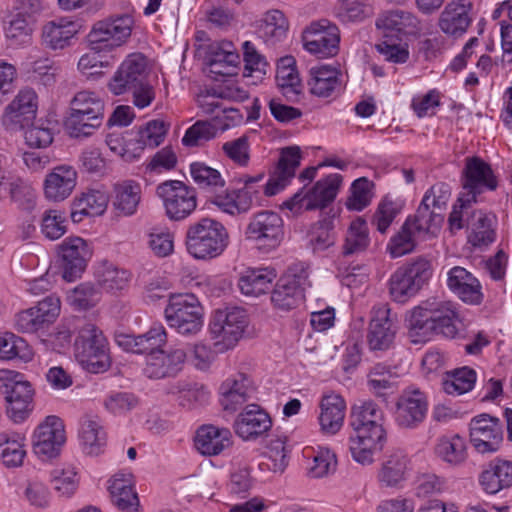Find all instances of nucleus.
Wrapping results in <instances>:
<instances>
[{
	"mask_svg": "<svg viewBox=\"0 0 512 512\" xmlns=\"http://www.w3.org/2000/svg\"><path fill=\"white\" fill-rule=\"evenodd\" d=\"M276 82L283 96L290 102H297L302 94V85L293 56H285L278 60Z\"/></svg>",
	"mask_w": 512,
	"mask_h": 512,
	"instance_id": "nucleus-38",
	"label": "nucleus"
},
{
	"mask_svg": "<svg viewBox=\"0 0 512 512\" xmlns=\"http://www.w3.org/2000/svg\"><path fill=\"white\" fill-rule=\"evenodd\" d=\"M341 183L342 176L336 173L318 180L304 194V198H306L305 210L311 211L328 207L335 200Z\"/></svg>",
	"mask_w": 512,
	"mask_h": 512,
	"instance_id": "nucleus-37",
	"label": "nucleus"
},
{
	"mask_svg": "<svg viewBox=\"0 0 512 512\" xmlns=\"http://www.w3.org/2000/svg\"><path fill=\"white\" fill-rule=\"evenodd\" d=\"M301 158V150L298 146H288L281 150L275 171L264 186L266 196L276 195L290 183L296 169L300 166Z\"/></svg>",
	"mask_w": 512,
	"mask_h": 512,
	"instance_id": "nucleus-24",
	"label": "nucleus"
},
{
	"mask_svg": "<svg viewBox=\"0 0 512 512\" xmlns=\"http://www.w3.org/2000/svg\"><path fill=\"white\" fill-rule=\"evenodd\" d=\"M231 438L229 429L206 424L196 431L195 447L202 455L216 456L232 445Z\"/></svg>",
	"mask_w": 512,
	"mask_h": 512,
	"instance_id": "nucleus-33",
	"label": "nucleus"
},
{
	"mask_svg": "<svg viewBox=\"0 0 512 512\" xmlns=\"http://www.w3.org/2000/svg\"><path fill=\"white\" fill-rule=\"evenodd\" d=\"M59 313V298L48 296L35 307L19 312L15 318V327L19 332L34 333L53 323Z\"/></svg>",
	"mask_w": 512,
	"mask_h": 512,
	"instance_id": "nucleus-20",
	"label": "nucleus"
},
{
	"mask_svg": "<svg viewBox=\"0 0 512 512\" xmlns=\"http://www.w3.org/2000/svg\"><path fill=\"white\" fill-rule=\"evenodd\" d=\"M369 324L368 344L371 350L384 351L391 347L396 335V316L391 315L388 304H381L372 310Z\"/></svg>",
	"mask_w": 512,
	"mask_h": 512,
	"instance_id": "nucleus-22",
	"label": "nucleus"
},
{
	"mask_svg": "<svg viewBox=\"0 0 512 512\" xmlns=\"http://www.w3.org/2000/svg\"><path fill=\"white\" fill-rule=\"evenodd\" d=\"M435 453L440 459L450 465H460L467 457L465 441L458 434L444 436L439 439L435 447Z\"/></svg>",
	"mask_w": 512,
	"mask_h": 512,
	"instance_id": "nucleus-49",
	"label": "nucleus"
},
{
	"mask_svg": "<svg viewBox=\"0 0 512 512\" xmlns=\"http://www.w3.org/2000/svg\"><path fill=\"white\" fill-rule=\"evenodd\" d=\"M432 275L431 264L424 258L402 266L389 279V294L398 303H405L415 296Z\"/></svg>",
	"mask_w": 512,
	"mask_h": 512,
	"instance_id": "nucleus-10",
	"label": "nucleus"
},
{
	"mask_svg": "<svg viewBox=\"0 0 512 512\" xmlns=\"http://www.w3.org/2000/svg\"><path fill=\"white\" fill-rule=\"evenodd\" d=\"M244 60V77H255L261 81L267 73L269 67L265 57L258 52L255 45L250 41L242 44Z\"/></svg>",
	"mask_w": 512,
	"mask_h": 512,
	"instance_id": "nucleus-57",
	"label": "nucleus"
},
{
	"mask_svg": "<svg viewBox=\"0 0 512 512\" xmlns=\"http://www.w3.org/2000/svg\"><path fill=\"white\" fill-rule=\"evenodd\" d=\"M469 430L471 442L480 453L496 452L503 442L500 420L488 414H480L472 418Z\"/></svg>",
	"mask_w": 512,
	"mask_h": 512,
	"instance_id": "nucleus-19",
	"label": "nucleus"
},
{
	"mask_svg": "<svg viewBox=\"0 0 512 512\" xmlns=\"http://www.w3.org/2000/svg\"><path fill=\"white\" fill-rule=\"evenodd\" d=\"M458 313L450 301H426L413 308L406 319L411 337H418L414 342L426 341L433 334L454 338L458 329Z\"/></svg>",
	"mask_w": 512,
	"mask_h": 512,
	"instance_id": "nucleus-1",
	"label": "nucleus"
},
{
	"mask_svg": "<svg viewBox=\"0 0 512 512\" xmlns=\"http://www.w3.org/2000/svg\"><path fill=\"white\" fill-rule=\"evenodd\" d=\"M38 96L31 88L22 89L9 103L1 121L6 130L16 132L28 127L36 118Z\"/></svg>",
	"mask_w": 512,
	"mask_h": 512,
	"instance_id": "nucleus-15",
	"label": "nucleus"
},
{
	"mask_svg": "<svg viewBox=\"0 0 512 512\" xmlns=\"http://www.w3.org/2000/svg\"><path fill=\"white\" fill-rule=\"evenodd\" d=\"M166 342L167 333L165 327L161 323H155L147 332L139 335L140 353L150 355L151 353L158 352Z\"/></svg>",
	"mask_w": 512,
	"mask_h": 512,
	"instance_id": "nucleus-64",
	"label": "nucleus"
},
{
	"mask_svg": "<svg viewBox=\"0 0 512 512\" xmlns=\"http://www.w3.org/2000/svg\"><path fill=\"white\" fill-rule=\"evenodd\" d=\"M156 193L162 199L166 215L170 220H183L197 207L196 190L182 181H165L157 186Z\"/></svg>",
	"mask_w": 512,
	"mask_h": 512,
	"instance_id": "nucleus-11",
	"label": "nucleus"
},
{
	"mask_svg": "<svg viewBox=\"0 0 512 512\" xmlns=\"http://www.w3.org/2000/svg\"><path fill=\"white\" fill-rule=\"evenodd\" d=\"M114 208L124 216L133 215L141 199V187L132 180H126L114 186Z\"/></svg>",
	"mask_w": 512,
	"mask_h": 512,
	"instance_id": "nucleus-45",
	"label": "nucleus"
},
{
	"mask_svg": "<svg viewBox=\"0 0 512 512\" xmlns=\"http://www.w3.org/2000/svg\"><path fill=\"white\" fill-rule=\"evenodd\" d=\"M63 279L72 282L85 271L92 251L87 242L80 237H68L58 246Z\"/></svg>",
	"mask_w": 512,
	"mask_h": 512,
	"instance_id": "nucleus-18",
	"label": "nucleus"
},
{
	"mask_svg": "<svg viewBox=\"0 0 512 512\" xmlns=\"http://www.w3.org/2000/svg\"><path fill=\"white\" fill-rule=\"evenodd\" d=\"M443 219L441 212L421 201L416 213L406 220H411V228L418 234V238L425 239L427 236H435L438 233Z\"/></svg>",
	"mask_w": 512,
	"mask_h": 512,
	"instance_id": "nucleus-42",
	"label": "nucleus"
},
{
	"mask_svg": "<svg viewBox=\"0 0 512 512\" xmlns=\"http://www.w3.org/2000/svg\"><path fill=\"white\" fill-rule=\"evenodd\" d=\"M486 493L496 494L512 486V461L496 458L490 461L479 477Z\"/></svg>",
	"mask_w": 512,
	"mask_h": 512,
	"instance_id": "nucleus-36",
	"label": "nucleus"
},
{
	"mask_svg": "<svg viewBox=\"0 0 512 512\" xmlns=\"http://www.w3.org/2000/svg\"><path fill=\"white\" fill-rule=\"evenodd\" d=\"M165 319L179 334H197L203 326V309L193 294L173 295L164 311Z\"/></svg>",
	"mask_w": 512,
	"mask_h": 512,
	"instance_id": "nucleus-9",
	"label": "nucleus"
},
{
	"mask_svg": "<svg viewBox=\"0 0 512 512\" xmlns=\"http://www.w3.org/2000/svg\"><path fill=\"white\" fill-rule=\"evenodd\" d=\"M373 183L366 177L356 179L351 186V195L346 201V207L352 211H361L367 207L372 198Z\"/></svg>",
	"mask_w": 512,
	"mask_h": 512,
	"instance_id": "nucleus-62",
	"label": "nucleus"
},
{
	"mask_svg": "<svg viewBox=\"0 0 512 512\" xmlns=\"http://www.w3.org/2000/svg\"><path fill=\"white\" fill-rule=\"evenodd\" d=\"M418 234L411 228V220H406L399 232L389 242L388 249L393 258L401 257L412 252L415 248Z\"/></svg>",
	"mask_w": 512,
	"mask_h": 512,
	"instance_id": "nucleus-60",
	"label": "nucleus"
},
{
	"mask_svg": "<svg viewBox=\"0 0 512 512\" xmlns=\"http://www.w3.org/2000/svg\"><path fill=\"white\" fill-rule=\"evenodd\" d=\"M146 69L147 62L143 54L128 55L109 81V90L114 95L132 93L133 103L140 109L149 106L155 98V93L147 80Z\"/></svg>",
	"mask_w": 512,
	"mask_h": 512,
	"instance_id": "nucleus-2",
	"label": "nucleus"
},
{
	"mask_svg": "<svg viewBox=\"0 0 512 512\" xmlns=\"http://www.w3.org/2000/svg\"><path fill=\"white\" fill-rule=\"evenodd\" d=\"M102 118L83 115L79 117L75 112L70 111L69 115L64 121L65 131L72 138H86L95 133V131L102 125Z\"/></svg>",
	"mask_w": 512,
	"mask_h": 512,
	"instance_id": "nucleus-56",
	"label": "nucleus"
},
{
	"mask_svg": "<svg viewBox=\"0 0 512 512\" xmlns=\"http://www.w3.org/2000/svg\"><path fill=\"white\" fill-rule=\"evenodd\" d=\"M350 425L353 429L384 425V413L373 401L362 402L352 407Z\"/></svg>",
	"mask_w": 512,
	"mask_h": 512,
	"instance_id": "nucleus-51",
	"label": "nucleus"
},
{
	"mask_svg": "<svg viewBox=\"0 0 512 512\" xmlns=\"http://www.w3.org/2000/svg\"><path fill=\"white\" fill-rule=\"evenodd\" d=\"M355 436L349 440V450L354 461L366 466L374 462V455L381 451L387 442L384 425L353 429Z\"/></svg>",
	"mask_w": 512,
	"mask_h": 512,
	"instance_id": "nucleus-16",
	"label": "nucleus"
},
{
	"mask_svg": "<svg viewBox=\"0 0 512 512\" xmlns=\"http://www.w3.org/2000/svg\"><path fill=\"white\" fill-rule=\"evenodd\" d=\"M376 26L383 30V35L401 39L403 35H416L420 30L417 17L404 10H392L384 13L377 19Z\"/></svg>",
	"mask_w": 512,
	"mask_h": 512,
	"instance_id": "nucleus-35",
	"label": "nucleus"
},
{
	"mask_svg": "<svg viewBox=\"0 0 512 512\" xmlns=\"http://www.w3.org/2000/svg\"><path fill=\"white\" fill-rule=\"evenodd\" d=\"M108 490L114 506L121 512H139V498L134 489L133 476L129 472L116 473Z\"/></svg>",
	"mask_w": 512,
	"mask_h": 512,
	"instance_id": "nucleus-29",
	"label": "nucleus"
},
{
	"mask_svg": "<svg viewBox=\"0 0 512 512\" xmlns=\"http://www.w3.org/2000/svg\"><path fill=\"white\" fill-rule=\"evenodd\" d=\"M77 171L71 165H58L45 177L44 194L47 199L59 202L68 198L77 184Z\"/></svg>",
	"mask_w": 512,
	"mask_h": 512,
	"instance_id": "nucleus-28",
	"label": "nucleus"
},
{
	"mask_svg": "<svg viewBox=\"0 0 512 512\" xmlns=\"http://www.w3.org/2000/svg\"><path fill=\"white\" fill-rule=\"evenodd\" d=\"M447 286L465 303L479 305L483 300L479 280L463 267L455 266L448 271Z\"/></svg>",
	"mask_w": 512,
	"mask_h": 512,
	"instance_id": "nucleus-26",
	"label": "nucleus"
},
{
	"mask_svg": "<svg viewBox=\"0 0 512 512\" xmlns=\"http://www.w3.org/2000/svg\"><path fill=\"white\" fill-rule=\"evenodd\" d=\"M304 299V293L293 285L283 282L280 278L272 291L271 301L275 307L282 310H291Z\"/></svg>",
	"mask_w": 512,
	"mask_h": 512,
	"instance_id": "nucleus-58",
	"label": "nucleus"
},
{
	"mask_svg": "<svg viewBox=\"0 0 512 512\" xmlns=\"http://www.w3.org/2000/svg\"><path fill=\"white\" fill-rule=\"evenodd\" d=\"M131 273L119 268L112 263L104 261L95 270L97 284L107 292H115L125 289L130 280Z\"/></svg>",
	"mask_w": 512,
	"mask_h": 512,
	"instance_id": "nucleus-44",
	"label": "nucleus"
},
{
	"mask_svg": "<svg viewBox=\"0 0 512 512\" xmlns=\"http://www.w3.org/2000/svg\"><path fill=\"white\" fill-rule=\"evenodd\" d=\"M74 354L80 365L90 373H103L111 366L108 341L103 332L91 323L79 329Z\"/></svg>",
	"mask_w": 512,
	"mask_h": 512,
	"instance_id": "nucleus-4",
	"label": "nucleus"
},
{
	"mask_svg": "<svg viewBox=\"0 0 512 512\" xmlns=\"http://www.w3.org/2000/svg\"><path fill=\"white\" fill-rule=\"evenodd\" d=\"M463 192L458 197L461 208L470 206L485 191H494L498 181L491 166L480 157H467L461 174Z\"/></svg>",
	"mask_w": 512,
	"mask_h": 512,
	"instance_id": "nucleus-8",
	"label": "nucleus"
},
{
	"mask_svg": "<svg viewBox=\"0 0 512 512\" xmlns=\"http://www.w3.org/2000/svg\"><path fill=\"white\" fill-rule=\"evenodd\" d=\"M264 174L260 173L256 176L244 175L239 178V182L244 186L233 190L236 213H247L253 206L254 199L258 198L259 190L254 187L255 183L262 181Z\"/></svg>",
	"mask_w": 512,
	"mask_h": 512,
	"instance_id": "nucleus-53",
	"label": "nucleus"
},
{
	"mask_svg": "<svg viewBox=\"0 0 512 512\" xmlns=\"http://www.w3.org/2000/svg\"><path fill=\"white\" fill-rule=\"evenodd\" d=\"M109 196L104 191L88 190L75 198L72 203L71 219L79 223L85 216L102 215L107 208Z\"/></svg>",
	"mask_w": 512,
	"mask_h": 512,
	"instance_id": "nucleus-40",
	"label": "nucleus"
},
{
	"mask_svg": "<svg viewBox=\"0 0 512 512\" xmlns=\"http://www.w3.org/2000/svg\"><path fill=\"white\" fill-rule=\"evenodd\" d=\"M185 243L187 251L194 258L213 259L228 246L229 234L221 222L206 217L190 224Z\"/></svg>",
	"mask_w": 512,
	"mask_h": 512,
	"instance_id": "nucleus-3",
	"label": "nucleus"
},
{
	"mask_svg": "<svg viewBox=\"0 0 512 512\" xmlns=\"http://www.w3.org/2000/svg\"><path fill=\"white\" fill-rule=\"evenodd\" d=\"M221 404L226 410H236L238 405L243 404L254 392L253 381L242 372L227 378L219 388Z\"/></svg>",
	"mask_w": 512,
	"mask_h": 512,
	"instance_id": "nucleus-34",
	"label": "nucleus"
},
{
	"mask_svg": "<svg viewBox=\"0 0 512 512\" xmlns=\"http://www.w3.org/2000/svg\"><path fill=\"white\" fill-rule=\"evenodd\" d=\"M303 47L319 59L334 57L339 52L340 31L328 19L312 22L302 34Z\"/></svg>",
	"mask_w": 512,
	"mask_h": 512,
	"instance_id": "nucleus-13",
	"label": "nucleus"
},
{
	"mask_svg": "<svg viewBox=\"0 0 512 512\" xmlns=\"http://www.w3.org/2000/svg\"><path fill=\"white\" fill-rule=\"evenodd\" d=\"M32 26L27 18L18 13L5 26V36L8 45L13 48L26 46L32 41Z\"/></svg>",
	"mask_w": 512,
	"mask_h": 512,
	"instance_id": "nucleus-55",
	"label": "nucleus"
},
{
	"mask_svg": "<svg viewBox=\"0 0 512 512\" xmlns=\"http://www.w3.org/2000/svg\"><path fill=\"white\" fill-rule=\"evenodd\" d=\"M80 24L66 17L47 22L42 28V40L52 50H62L72 45L79 33Z\"/></svg>",
	"mask_w": 512,
	"mask_h": 512,
	"instance_id": "nucleus-31",
	"label": "nucleus"
},
{
	"mask_svg": "<svg viewBox=\"0 0 512 512\" xmlns=\"http://www.w3.org/2000/svg\"><path fill=\"white\" fill-rule=\"evenodd\" d=\"M495 216L475 210L467 219V242L474 248H485L496 239Z\"/></svg>",
	"mask_w": 512,
	"mask_h": 512,
	"instance_id": "nucleus-32",
	"label": "nucleus"
},
{
	"mask_svg": "<svg viewBox=\"0 0 512 512\" xmlns=\"http://www.w3.org/2000/svg\"><path fill=\"white\" fill-rule=\"evenodd\" d=\"M333 218L325 217L313 225L310 231V243L314 251H323L335 241Z\"/></svg>",
	"mask_w": 512,
	"mask_h": 512,
	"instance_id": "nucleus-61",
	"label": "nucleus"
},
{
	"mask_svg": "<svg viewBox=\"0 0 512 512\" xmlns=\"http://www.w3.org/2000/svg\"><path fill=\"white\" fill-rule=\"evenodd\" d=\"M66 442L63 421L55 415H49L41 422L33 434V449L43 460L57 457Z\"/></svg>",
	"mask_w": 512,
	"mask_h": 512,
	"instance_id": "nucleus-14",
	"label": "nucleus"
},
{
	"mask_svg": "<svg viewBox=\"0 0 512 512\" xmlns=\"http://www.w3.org/2000/svg\"><path fill=\"white\" fill-rule=\"evenodd\" d=\"M4 191H9L11 199L23 209L30 210L35 205L34 190L21 179L9 180L5 178Z\"/></svg>",
	"mask_w": 512,
	"mask_h": 512,
	"instance_id": "nucleus-63",
	"label": "nucleus"
},
{
	"mask_svg": "<svg viewBox=\"0 0 512 512\" xmlns=\"http://www.w3.org/2000/svg\"><path fill=\"white\" fill-rule=\"evenodd\" d=\"M470 9L468 0H457L446 5L438 22L441 31L453 38L463 36L472 21Z\"/></svg>",
	"mask_w": 512,
	"mask_h": 512,
	"instance_id": "nucleus-30",
	"label": "nucleus"
},
{
	"mask_svg": "<svg viewBox=\"0 0 512 512\" xmlns=\"http://www.w3.org/2000/svg\"><path fill=\"white\" fill-rule=\"evenodd\" d=\"M134 19L129 14L97 21L88 34V42L96 53L112 51L124 45L131 37Z\"/></svg>",
	"mask_w": 512,
	"mask_h": 512,
	"instance_id": "nucleus-7",
	"label": "nucleus"
},
{
	"mask_svg": "<svg viewBox=\"0 0 512 512\" xmlns=\"http://www.w3.org/2000/svg\"><path fill=\"white\" fill-rule=\"evenodd\" d=\"M275 278L276 272L274 269L249 268L241 274L238 286L242 294L256 297L265 294L271 288Z\"/></svg>",
	"mask_w": 512,
	"mask_h": 512,
	"instance_id": "nucleus-41",
	"label": "nucleus"
},
{
	"mask_svg": "<svg viewBox=\"0 0 512 512\" xmlns=\"http://www.w3.org/2000/svg\"><path fill=\"white\" fill-rule=\"evenodd\" d=\"M26 455L24 450V437L18 433L0 434V459L7 467L22 465Z\"/></svg>",
	"mask_w": 512,
	"mask_h": 512,
	"instance_id": "nucleus-46",
	"label": "nucleus"
},
{
	"mask_svg": "<svg viewBox=\"0 0 512 512\" xmlns=\"http://www.w3.org/2000/svg\"><path fill=\"white\" fill-rule=\"evenodd\" d=\"M427 411L425 393L411 386L402 392L396 402L395 421L401 428L414 429L424 421Z\"/></svg>",
	"mask_w": 512,
	"mask_h": 512,
	"instance_id": "nucleus-17",
	"label": "nucleus"
},
{
	"mask_svg": "<svg viewBox=\"0 0 512 512\" xmlns=\"http://www.w3.org/2000/svg\"><path fill=\"white\" fill-rule=\"evenodd\" d=\"M170 125L161 119H153L141 126L137 132L136 142L139 149H155L160 146L169 131Z\"/></svg>",
	"mask_w": 512,
	"mask_h": 512,
	"instance_id": "nucleus-50",
	"label": "nucleus"
},
{
	"mask_svg": "<svg viewBox=\"0 0 512 512\" xmlns=\"http://www.w3.org/2000/svg\"><path fill=\"white\" fill-rule=\"evenodd\" d=\"M309 91L320 98L336 96L343 89L342 72L338 67L320 65L309 71Z\"/></svg>",
	"mask_w": 512,
	"mask_h": 512,
	"instance_id": "nucleus-27",
	"label": "nucleus"
},
{
	"mask_svg": "<svg viewBox=\"0 0 512 512\" xmlns=\"http://www.w3.org/2000/svg\"><path fill=\"white\" fill-rule=\"evenodd\" d=\"M104 101L94 92L80 91L70 101V111L75 115H83L104 119Z\"/></svg>",
	"mask_w": 512,
	"mask_h": 512,
	"instance_id": "nucleus-52",
	"label": "nucleus"
},
{
	"mask_svg": "<svg viewBox=\"0 0 512 512\" xmlns=\"http://www.w3.org/2000/svg\"><path fill=\"white\" fill-rule=\"evenodd\" d=\"M186 361V352L181 348H173L167 351L147 355L144 374L150 379H163L175 377L182 371Z\"/></svg>",
	"mask_w": 512,
	"mask_h": 512,
	"instance_id": "nucleus-23",
	"label": "nucleus"
},
{
	"mask_svg": "<svg viewBox=\"0 0 512 512\" xmlns=\"http://www.w3.org/2000/svg\"><path fill=\"white\" fill-rule=\"evenodd\" d=\"M246 238L265 251L277 248L284 238V224L281 216L274 211H260L254 214L245 230Z\"/></svg>",
	"mask_w": 512,
	"mask_h": 512,
	"instance_id": "nucleus-12",
	"label": "nucleus"
},
{
	"mask_svg": "<svg viewBox=\"0 0 512 512\" xmlns=\"http://www.w3.org/2000/svg\"><path fill=\"white\" fill-rule=\"evenodd\" d=\"M272 426L269 414L257 404H249L234 422L236 434L243 440L257 438L268 432Z\"/></svg>",
	"mask_w": 512,
	"mask_h": 512,
	"instance_id": "nucleus-25",
	"label": "nucleus"
},
{
	"mask_svg": "<svg viewBox=\"0 0 512 512\" xmlns=\"http://www.w3.org/2000/svg\"><path fill=\"white\" fill-rule=\"evenodd\" d=\"M34 353L26 340L6 332L0 336V359L29 362L33 359Z\"/></svg>",
	"mask_w": 512,
	"mask_h": 512,
	"instance_id": "nucleus-48",
	"label": "nucleus"
},
{
	"mask_svg": "<svg viewBox=\"0 0 512 512\" xmlns=\"http://www.w3.org/2000/svg\"><path fill=\"white\" fill-rule=\"evenodd\" d=\"M218 126L211 121L198 120L190 126L183 138L182 144L186 147H197L216 137Z\"/></svg>",
	"mask_w": 512,
	"mask_h": 512,
	"instance_id": "nucleus-59",
	"label": "nucleus"
},
{
	"mask_svg": "<svg viewBox=\"0 0 512 512\" xmlns=\"http://www.w3.org/2000/svg\"><path fill=\"white\" fill-rule=\"evenodd\" d=\"M476 372L469 367L448 371L442 380V388L449 395H462L474 387Z\"/></svg>",
	"mask_w": 512,
	"mask_h": 512,
	"instance_id": "nucleus-47",
	"label": "nucleus"
},
{
	"mask_svg": "<svg viewBox=\"0 0 512 512\" xmlns=\"http://www.w3.org/2000/svg\"><path fill=\"white\" fill-rule=\"evenodd\" d=\"M34 389L20 373L0 371V394L7 402V414L15 423L23 422L33 410Z\"/></svg>",
	"mask_w": 512,
	"mask_h": 512,
	"instance_id": "nucleus-5",
	"label": "nucleus"
},
{
	"mask_svg": "<svg viewBox=\"0 0 512 512\" xmlns=\"http://www.w3.org/2000/svg\"><path fill=\"white\" fill-rule=\"evenodd\" d=\"M369 245L368 226L364 219L357 218L352 221L343 245L345 256L363 252Z\"/></svg>",
	"mask_w": 512,
	"mask_h": 512,
	"instance_id": "nucleus-54",
	"label": "nucleus"
},
{
	"mask_svg": "<svg viewBox=\"0 0 512 512\" xmlns=\"http://www.w3.org/2000/svg\"><path fill=\"white\" fill-rule=\"evenodd\" d=\"M83 450L88 455H98L106 445V432L97 416H85L79 432Z\"/></svg>",
	"mask_w": 512,
	"mask_h": 512,
	"instance_id": "nucleus-43",
	"label": "nucleus"
},
{
	"mask_svg": "<svg viewBox=\"0 0 512 512\" xmlns=\"http://www.w3.org/2000/svg\"><path fill=\"white\" fill-rule=\"evenodd\" d=\"M246 326L247 315L243 308L216 310L209 323L210 334L215 340V352L223 353L233 348L242 337Z\"/></svg>",
	"mask_w": 512,
	"mask_h": 512,
	"instance_id": "nucleus-6",
	"label": "nucleus"
},
{
	"mask_svg": "<svg viewBox=\"0 0 512 512\" xmlns=\"http://www.w3.org/2000/svg\"><path fill=\"white\" fill-rule=\"evenodd\" d=\"M411 471L412 463L407 452L400 448L391 449L384 455L377 480L381 487L399 488Z\"/></svg>",
	"mask_w": 512,
	"mask_h": 512,
	"instance_id": "nucleus-21",
	"label": "nucleus"
},
{
	"mask_svg": "<svg viewBox=\"0 0 512 512\" xmlns=\"http://www.w3.org/2000/svg\"><path fill=\"white\" fill-rule=\"evenodd\" d=\"M319 424L325 434L334 435L343 426L346 404L344 399L337 394H329L322 397L320 402Z\"/></svg>",
	"mask_w": 512,
	"mask_h": 512,
	"instance_id": "nucleus-39",
	"label": "nucleus"
}]
</instances>
